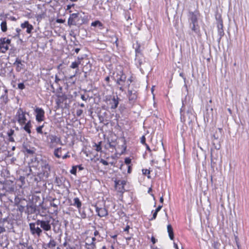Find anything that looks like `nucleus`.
Wrapping results in <instances>:
<instances>
[{"label": "nucleus", "instance_id": "bf43d9fd", "mask_svg": "<svg viewBox=\"0 0 249 249\" xmlns=\"http://www.w3.org/2000/svg\"><path fill=\"white\" fill-rule=\"evenodd\" d=\"M70 157V155H69V152H68L65 155H64L63 156H62V159H66L68 158H69Z\"/></svg>", "mask_w": 249, "mask_h": 249}, {"label": "nucleus", "instance_id": "338daca9", "mask_svg": "<svg viewBox=\"0 0 249 249\" xmlns=\"http://www.w3.org/2000/svg\"><path fill=\"white\" fill-rule=\"evenodd\" d=\"M86 249H95L96 247H93L91 245L85 246Z\"/></svg>", "mask_w": 249, "mask_h": 249}, {"label": "nucleus", "instance_id": "0e129e2a", "mask_svg": "<svg viewBox=\"0 0 249 249\" xmlns=\"http://www.w3.org/2000/svg\"><path fill=\"white\" fill-rule=\"evenodd\" d=\"M213 137L214 138V140L217 141L218 139V136L217 134V132L215 134L213 135Z\"/></svg>", "mask_w": 249, "mask_h": 249}, {"label": "nucleus", "instance_id": "c756f323", "mask_svg": "<svg viewBox=\"0 0 249 249\" xmlns=\"http://www.w3.org/2000/svg\"><path fill=\"white\" fill-rule=\"evenodd\" d=\"M4 94L1 96L0 99H3V102L6 104L8 101V90L7 89H5L4 90Z\"/></svg>", "mask_w": 249, "mask_h": 249}, {"label": "nucleus", "instance_id": "e433bc0d", "mask_svg": "<svg viewBox=\"0 0 249 249\" xmlns=\"http://www.w3.org/2000/svg\"><path fill=\"white\" fill-rule=\"evenodd\" d=\"M20 31H21V29H20L19 28H17L16 29L17 33L13 36V37L19 38Z\"/></svg>", "mask_w": 249, "mask_h": 249}, {"label": "nucleus", "instance_id": "bb28decb", "mask_svg": "<svg viewBox=\"0 0 249 249\" xmlns=\"http://www.w3.org/2000/svg\"><path fill=\"white\" fill-rule=\"evenodd\" d=\"M62 148L61 147H58L54 149L53 152L54 155L57 158H60L61 157Z\"/></svg>", "mask_w": 249, "mask_h": 249}, {"label": "nucleus", "instance_id": "58836bf2", "mask_svg": "<svg viewBox=\"0 0 249 249\" xmlns=\"http://www.w3.org/2000/svg\"><path fill=\"white\" fill-rule=\"evenodd\" d=\"M44 127V125H42L37 127L36 129V132L39 134H42V128Z\"/></svg>", "mask_w": 249, "mask_h": 249}, {"label": "nucleus", "instance_id": "b1692460", "mask_svg": "<svg viewBox=\"0 0 249 249\" xmlns=\"http://www.w3.org/2000/svg\"><path fill=\"white\" fill-rule=\"evenodd\" d=\"M167 231L168 232V235L169 236V238L171 240H173L174 238V234L173 232V229L172 228V227L171 225L169 224L167 225Z\"/></svg>", "mask_w": 249, "mask_h": 249}, {"label": "nucleus", "instance_id": "f3484780", "mask_svg": "<svg viewBox=\"0 0 249 249\" xmlns=\"http://www.w3.org/2000/svg\"><path fill=\"white\" fill-rule=\"evenodd\" d=\"M23 151L29 155H32L35 153L36 149L34 147L30 148L27 144L24 143L22 145Z\"/></svg>", "mask_w": 249, "mask_h": 249}, {"label": "nucleus", "instance_id": "052dcab7", "mask_svg": "<svg viewBox=\"0 0 249 249\" xmlns=\"http://www.w3.org/2000/svg\"><path fill=\"white\" fill-rule=\"evenodd\" d=\"M5 231V229L4 227L0 225V234Z\"/></svg>", "mask_w": 249, "mask_h": 249}, {"label": "nucleus", "instance_id": "4be33fe9", "mask_svg": "<svg viewBox=\"0 0 249 249\" xmlns=\"http://www.w3.org/2000/svg\"><path fill=\"white\" fill-rule=\"evenodd\" d=\"M60 202L56 199L53 198V201L51 202V206L54 207L55 210H54V213H58V206Z\"/></svg>", "mask_w": 249, "mask_h": 249}, {"label": "nucleus", "instance_id": "4c0bfd02", "mask_svg": "<svg viewBox=\"0 0 249 249\" xmlns=\"http://www.w3.org/2000/svg\"><path fill=\"white\" fill-rule=\"evenodd\" d=\"M77 172V166H73L72 169L70 171V173L73 175H76Z\"/></svg>", "mask_w": 249, "mask_h": 249}, {"label": "nucleus", "instance_id": "a19ab883", "mask_svg": "<svg viewBox=\"0 0 249 249\" xmlns=\"http://www.w3.org/2000/svg\"><path fill=\"white\" fill-rule=\"evenodd\" d=\"M5 222H8L9 223V221L7 218H1L0 219V224H1V226H4V223Z\"/></svg>", "mask_w": 249, "mask_h": 249}, {"label": "nucleus", "instance_id": "4d7b16f0", "mask_svg": "<svg viewBox=\"0 0 249 249\" xmlns=\"http://www.w3.org/2000/svg\"><path fill=\"white\" fill-rule=\"evenodd\" d=\"M74 5V4H71V5H68L67 6V9H66V10H69V12H70V13H71V10H70V9H71V8L72 6H73Z\"/></svg>", "mask_w": 249, "mask_h": 249}, {"label": "nucleus", "instance_id": "69168bd1", "mask_svg": "<svg viewBox=\"0 0 249 249\" xmlns=\"http://www.w3.org/2000/svg\"><path fill=\"white\" fill-rule=\"evenodd\" d=\"M162 205H159V206L157 208V209H156V210H155V211H156L157 212H158H158H159L161 210V209L162 208Z\"/></svg>", "mask_w": 249, "mask_h": 249}, {"label": "nucleus", "instance_id": "7c9ffc66", "mask_svg": "<svg viewBox=\"0 0 249 249\" xmlns=\"http://www.w3.org/2000/svg\"><path fill=\"white\" fill-rule=\"evenodd\" d=\"M0 28L3 32H5L7 30V22L6 20L2 21L0 24Z\"/></svg>", "mask_w": 249, "mask_h": 249}, {"label": "nucleus", "instance_id": "f03ea898", "mask_svg": "<svg viewBox=\"0 0 249 249\" xmlns=\"http://www.w3.org/2000/svg\"><path fill=\"white\" fill-rule=\"evenodd\" d=\"M54 221L53 218L50 216L46 217L44 219L36 220V225H40V228L45 231H49L51 230V225Z\"/></svg>", "mask_w": 249, "mask_h": 249}, {"label": "nucleus", "instance_id": "49530a36", "mask_svg": "<svg viewBox=\"0 0 249 249\" xmlns=\"http://www.w3.org/2000/svg\"><path fill=\"white\" fill-rule=\"evenodd\" d=\"M146 139L144 136H142L141 138V142L143 144H146Z\"/></svg>", "mask_w": 249, "mask_h": 249}, {"label": "nucleus", "instance_id": "864d4df0", "mask_svg": "<svg viewBox=\"0 0 249 249\" xmlns=\"http://www.w3.org/2000/svg\"><path fill=\"white\" fill-rule=\"evenodd\" d=\"M157 214H158V212H157L156 211H155V212L153 213V216L150 219V220H153L154 219H156V217H157Z\"/></svg>", "mask_w": 249, "mask_h": 249}, {"label": "nucleus", "instance_id": "72a5a7b5", "mask_svg": "<svg viewBox=\"0 0 249 249\" xmlns=\"http://www.w3.org/2000/svg\"><path fill=\"white\" fill-rule=\"evenodd\" d=\"M115 185L117 186V185H122L123 186H124V185H125L126 184V181L125 180H116L115 181Z\"/></svg>", "mask_w": 249, "mask_h": 249}, {"label": "nucleus", "instance_id": "4468645a", "mask_svg": "<svg viewBox=\"0 0 249 249\" xmlns=\"http://www.w3.org/2000/svg\"><path fill=\"white\" fill-rule=\"evenodd\" d=\"M96 212L99 216L102 217L106 216L108 214L107 210L105 208H99L97 206H95Z\"/></svg>", "mask_w": 249, "mask_h": 249}, {"label": "nucleus", "instance_id": "cd10ccee", "mask_svg": "<svg viewBox=\"0 0 249 249\" xmlns=\"http://www.w3.org/2000/svg\"><path fill=\"white\" fill-rule=\"evenodd\" d=\"M25 125L23 127V129L25 131H26L28 134H30L31 133V127L32 126L31 123L30 121H29L27 123H25Z\"/></svg>", "mask_w": 249, "mask_h": 249}, {"label": "nucleus", "instance_id": "680f3d73", "mask_svg": "<svg viewBox=\"0 0 249 249\" xmlns=\"http://www.w3.org/2000/svg\"><path fill=\"white\" fill-rule=\"evenodd\" d=\"M65 22V20L62 19L61 18H58L56 20V22L60 23H63Z\"/></svg>", "mask_w": 249, "mask_h": 249}, {"label": "nucleus", "instance_id": "0eeeda50", "mask_svg": "<svg viewBox=\"0 0 249 249\" xmlns=\"http://www.w3.org/2000/svg\"><path fill=\"white\" fill-rule=\"evenodd\" d=\"M36 221L35 223L29 224L31 233L32 235H37L38 236H40L42 232V230L38 227H36Z\"/></svg>", "mask_w": 249, "mask_h": 249}, {"label": "nucleus", "instance_id": "412c9836", "mask_svg": "<svg viewBox=\"0 0 249 249\" xmlns=\"http://www.w3.org/2000/svg\"><path fill=\"white\" fill-rule=\"evenodd\" d=\"M50 139L51 140V143H60L61 144H62L61 142V141L59 138H58L55 135H50Z\"/></svg>", "mask_w": 249, "mask_h": 249}, {"label": "nucleus", "instance_id": "2f4dec72", "mask_svg": "<svg viewBox=\"0 0 249 249\" xmlns=\"http://www.w3.org/2000/svg\"><path fill=\"white\" fill-rule=\"evenodd\" d=\"M86 240H87V242H86L85 243V246H90L91 245V246L93 247H96V244L95 242H94L93 241H91L90 240V238L89 237H87L86 238Z\"/></svg>", "mask_w": 249, "mask_h": 249}, {"label": "nucleus", "instance_id": "423d86ee", "mask_svg": "<svg viewBox=\"0 0 249 249\" xmlns=\"http://www.w3.org/2000/svg\"><path fill=\"white\" fill-rule=\"evenodd\" d=\"M128 103L131 106H133L136 102L138 98L137 91L135 89L128 90Z\"/></svg>", "mask_w": 249, "mask_h": 249}, {"label": "nucleus", "instance_id": "6e6552de", "mask_svg": "<svg viewBox=\"0 0 249 249\" xmlns=\"http://www.w3.org/2000/svg\"><path fill=\"white\" fill-rule=\"evenodd\" d=\"M36 119L37 122H41L45 119V111L42 108L37 107L35 109Z\"/></svg>", "mask_w": 249, "mask_h": 249}, {"label": "nucleus", "instance_id": "f257e3e1", "mask_svg": "<svg viewBox=\"0 0 249 249\" xmlns=\"http://www.w3.org/2000/svg\"><path fill=\"white\" fill-rule=\"evenodd\" d=\"M182 102V106L180 111L181 121L183 123L186 122L190 124L195 118V116L193 113V109L189 107L186 111V101L183 100Z\"/></svg>", "mask_w": 249, "mask_h": 249}, {"label": "nucleus", "instance_id": "20e7f679", "mask_svg": "<svg viewBox=\"0 0 249 249\" xmlns=\"http://www.w3.org/2000/svg\"><path fill=\"white\" fill-rule=\"evenodd\" d=\"M38 163L41 167L43 177L46 178H48L51 173V166L48 161L46 160L42 159L38 161Z\"/></svg>", "mask_w": 249, "mask_h": 249}, {"label": "nucleus", "instance_id": "473e14b6", "mask_svg": "<svg viewBox=\"0 0 249 249\" xmlns=\"http://www.w3.org/2000/svg\"><path fill=\"white\" fill-rule=\"evenodd\" d=\"M80 64V61H74L73 62L71 65L70 66V67L72 69H76L78 68V66L79 64Z\"/></svg>", "mask_w": 249, "mask_h": 249}, {"label": "nucleus", "instance_id": "aec40b11", "mask_svg": "<svg viewBox=\"0 0 249 249\" xmlns=\"http://www.w3.org/2000/svg\"><path fill=\"white\" fill-rule=\"evenodd\" d=\"M133 47L135 48L136 52V56L137 57L139 55L142 54L141 46L140 43L137 42L136 45H133Z\"/></svg>", "mask_w": 249, "mask_h": 249}, {"label": "nucleus", "instance_id": "6e6d98bb", "mask_svg": "<svg viewBox=\"0 0 249 249\" xmlns=\"http://www.w3.org/2000/svg\"><path fill=\"white\" fill-rule=\"evenodd\" d=\"M23 246L24 247L26 248V249H34L33 247L31 245L28 246V244H24Z\"/></svg>", "mask_w": 249, "mask_h": 249}, {"label": "nucleus", "instance_id": "f8f14e48", "mask_svg": "<svg viewBox=\"0 0 249 249\" xmlns=\"http://www.w3.org/2000/svg\"><path fill=\"white\" fill-rule=\"evenodd\" d=\"M198 15L199 13L197 11L195 12L190 11L188 14V19L189 21V24L197 23Z\"/></svg>", "mask_w": 249, "mask_h": 249}, {"label": "nucleus", "instance_id": "7ed1b4c3", "mask_svg": "<svg viewBox=\"0 0 249 249\" xmlns=\"http://www.w3.org/2000/svg\"><path fill=\"white\" fill-rule=\"evenodd\" d=\"M28 202L24 198L16 197L14 199V205L17 207V210L22 214L25 212Z\"/></svg>", "mask_w": 249, "mask_h": 249}, {"label": "nucleus", "instance_id": "79ce46f5", "mask_svg": "<svg viewBox=\"0 0 249 249\" xmlns=\"http://www.w3.org/2000/svg\"><path fill=\"white\" fill-rule=\"evenodd\" d=\"M18 89H21V90L25 88V86L23 83H20L18 84Z\"/></svg>", "mask_w": 249, "mask_h": 249}, {"label": "nucleus", "instance_id": "f704fd0d", "mask_svg": "<svg viewBox=\"0 0 249 249\" xmlns=\"http://www.w3.org/2000/svg\"><path fill=\"white\" fill-rule=\"evenodd\" d=\"M221 246V244L218 242H213L212 244V247L213 249H220V247Z\"/></svg>", "mask_w": 249, "mask_h": 249}, {"label": "nucleus", "instance_id": "13d9d810", "mask_svg": "<svg viewBox=\"0 0 249 249\" xmlns=\"http://www.w3.org/2000/svg\"><path fill=\"white\" fill-rule=\"evenodd\" d=\"M215 162L214 161L213 159L212 158H211V167L212 168H214L215 166Z\"/></svg>", "mask_w": 249, "mask_h": 249}, {"label": "nucleus", "instance_id": "c9c22d12", "mask_svg": "<svg viewBox=\"0 0 249 249\" xmlns=\"http://www.w3.org/2000/svg\"><path fill=\"white\" fill-rule=\"evenodd\" d=\"M101 142H100L98 144L95 143V146L96 147V150L98 152L101 151L102 147H101Z\"/></svg>", "mask_w": 249, "mask_h": 249}, {"label": "nucleus", "instance_id": "6ab92c4d", "mask_svg": "<svg viewBox=\"0 0 249 249\" xmlns=\"http://www.w3.org/2000/svg\"><path fill=\"white\" fill-rule=\"evenodd\" d=\"M36 211V206L34 205H29L28 203L27 204V206L26 207V209L25 210V213H27L28 215L35 213Z\"/></svg>", "mask_w": 249, "mask_h": 249}, {"label": "nucleus", "instance_id": "2eb2a0df", "mask_svg": "<svg viewBox=\"0 0 249 249\" xmlns=\"http://www.w3.org/2000/svg\"><path fill=\"white\" fill-rule=\"evenodd\" d=\"M22 29L26 28V32L28 34H31L32 30L34 29V27L32 25L30 24L28 21H25L20 25Z\"/></svg>", "mask_w": 249, "mask_h": 249}, {"label": "nucleus", "instance_id": "a211bd4d", "mask_svg": "<svg viewBox=\"0 0 249 249\" xmlns=\"http://www.w3.org/2000/svg\"><path fill=\"white\" fill-rule=\"evenodd\" d=\"M189 26L192 31L196 34L198 35L200 33V27L198 22L196 23H190Z\"/></svg>", "mask_w": 249, "mask_h": 249}, {"label": "nucleus", "instance_id": "5fc2aeb1", "mask_svg": "<svg viewBox=\"0 0 249 249\" xmlns=\"http://www.w3.org/2000/svg\"><path fill=\"white\" fill-rule=\"evenodd\" d=\"M100 162L105 165H107L108 164V162L103 159H101Z\"/></svg>", "mask_w": 249, "mask_h": 249}, {"label": "nucleus", "instance_id": "a18cd8bd", "mask_svg": "<svg viewBox=\"0 0 249 249\" xmlns=\"http://www.w3.org/2000/svg\"><path fill=\"white\" fill-rule=\"evenodd\" d=\"M131 162V160L129 158H126L124 160V162L127 165H129Z\"/></svg>", "mask_w": 249, "mask_h": 249}, {"label": "nucleus", "instance_id": "9d476101", "mask_svg": "<svg viewBox=\"0 0 249 249\" xmlns=\"http://www.w3.org/2000/svg\"><path fill=\"white\" fill-rule=\"evenodd\" d=\"M79 13H73L70 15L68 20V24L69 26L77 25V23L79 21Z\"/></svg>", "mask_w": 249, "mask_h": 249}, {"label": "nucleus", "instance_id": "c03bdc74", "mask_svg": "<svg viewBox=\"0 0 249 249\" xmlns=\"http://www.w3.org/2000/svg\"><path fill=\"white\" fill-rule=\"evenodd\" d=\"M108 144H109V147L115 148V147L116 146V144L114 142H109V140H108Z\"/></svg>", "mask_w": 249, "mask_h": 249}, {"label": "nucleus", "instance_id": "9b49d317", "mask_svg": "<svg viewBox=\"0 0 249 249\" xmlns=\"http://www.w3.org/2000/svg\"><path fill=\"white\" fill-rule=\"evenodd\" d=\"M126 75L122 73L120 77L117 78L116 80V84L118 86H120V87H118V88L122 91H124V83L126 81Z\"/></svg>", "mask_w": 249, "mask_h": 249}, {"label": "nucleus", "instance_id": "e2e57ef3", "mask_svg": "<svg viewBox=\"0 0 249 249\" xmlns=\"http://www.w3.org/2000/svg\"><path fill=\"white\" fill-rule=\"evenodd\" d=\"M60 81V79L58 78L57 75H55V82L56 83H58Z\"/></svg>", "mask_w": 249, "mask_h": 249}, {"label": "nucleus", "instance_id": "393cba45", "mask_svg": "<svg viewBox=\"0 0 249 249\" xmlns=\"http://www.w3.org/2000/svg\"><path fill=\"white\" fill-rule=\"evenodd\" d=\"M68 241H71V239L66 237L65 242L62 246L64 247H66V249H75L74 248L72 247L69 244Z\"/></svg>", "mask_w": 249, "mask_h": 249}, {"label": "nucleus", "instance_id": "ddd939ff", "mask_svg": "<svg viewBox=\"0 0 249 249\" xmlns=\"http://www.w3.org/2000/svg\"><path fill=\"white\" fill-rule=\"evenodd\" d=\"M25 112H24L21 108H19L17 112V115L18 117V121L20 124H25L26 118L25 115Z\"/></svg>", "mask_w": 249, "mask_h": 249}, {"label": "nucleus", "instance_id": "a878e982", "mask_svg": "<svg viewBox=\"0 0 249 249\" xmlns=\"http://www.w3.org/2000/svg\"><path fill=\"white\" fill-rule=\"evenodd\" d=\"M73 205L76 207L78 209H80L81 208L82 203L80 199L78 197H75L73 199Z\"/></svg>", "mask_w": 249, "mask_h": 249}, {"label": "nucleus", "instance_id": "ea45409f", "mask_svg": "<svg viewBox=\"0 0 249 249\" xmlns=\"http://www.w3.org/2000/svg\"><path fill=\"white\" fill-rule=\"evenodd\" d=\"M98 25L99 26H102V24L99 21H98V20L95 21L94 22H93L91 23V26H94V27L97 26Z\"/></svg>", "mask_w": 249, "mask_h": 249}, {"label": "nucleus", "instance_id": "3c124183", "mask_svg": "<svg viewBox=\"0 0 249 249\" xmlns=\"http://www.w3.org/2000/svg\"><path fill=\"white\" fill-rule=\"evenodd\" d=\"M81 98L82 99V100L87 101V100L89 98V96L88 95L85 96V95H81Z\"/></svg>", "mask_w": 249, "mask_h": 249}, {"label": "nucleus", "instance_id": "774afa93", "mask_svg": "<svg viewBox=\"0 0 249 249\" xmlns=\"http://www.w3.org/2000/svg\"><path fill=\"white\" fill-rule=\"evenodd\" d=\"M157 241V240L155 239V237L153 236L151 238V242L153 243V244H155Z\"/></svg>", "mask_w": 249, "mask_h": 249}, {"label": "nucleus", "instance_id": "c85d7f7f", "mask_svg": "<svg viewBox=\"0 0 249 249\" xmlns=\"http://www.w3.org/2000/svg\"><path fill=\"white\" fill-rule=\"evenodd\" d=\"M51 238L50 242L46 245V247L50 249H52L56 246V242L53 239L51 236Z\"/></svg>", "mask_w": 249, "mask_h": 249}, {"label": "nucleus", "instance_id": "603ef678", "mask_svg": "<svg viewBox=\"0 0 249 249\" xmlns=\"http://www.w3.org/2000/svg\"><path fill=\"white\" fill-rule=\"evenodd\" d=\"M179 75L183 78L184 81L185 83L184 86L186 88V89H187V85L186 84V78L185 77H184V75L182 72L180 73Z\"/></svg>", "mask_w": 249, "mask_h": 249}, {"label": "nucleus", "instance_id": "09e8293b", "mask_svg": "<svg viewBox=\"0 0 249 249\" xmlns=\"http://www.w3.org/2000/svg\"><path fill=\"white\" fill-rule=\"evenodd\" d=\"M142 173L143 175H146L150 174V171L148 169H142Z\"/></svg>", "mask_w": 249, "mask_h": 249}, {"label": "nucleus", "instance_id": "1a4fd4ad", "mask_svg": "<svg viewBox=\"0 0 249 249\" xmlns=\"http://www.w3.org/2000/svg\"><path fill=\"white\" fill-rule=\"evenodd\" d=\"M24 61L22 60L21 59L17 57L16 59L15 62L13 63V65L16 66V71L17 72H20L25 69Z\"/></svg>", "mask_w": 249, "mask_h": 249}, {"label": "nucleus", "instance_id": "39448f33", "mask_svg": "<svg viewBox=\"0 0 249 249\" xmlns=\"http://www.w3.org/2000/svg\"><path fill=\"white\" fill-rule=\"evenodd\" d=\"M217 21V27L218 29V34L219 36L218 38V42H220L221 38L224 35V30L223 29V21L221 15H216L215 17Z\"/></svg>", "mask_w": 249, "mask_h": 249}, {"label": "nucleus", "instance_id": "37998d69", "mask_svg": "<svg viewBox=\"0 0 249 249\" xmlns=\"http://www.w3.org/2000/svg\"><path fill=\"white\" fill-rule=\"evenodd\" d=\"M83 111L82 109H78L76 111V115L78 117H80L81 116V115L83 114Z\"/></svg>", "mask_w": 249, "mask_h": 249}, {"label": "nucleus", "instance_id": "de8ad7c7", "mask_svg": "<svg viewBox=\"0 0 249 249\" xmlns=\"http://www.w3.org/2000/svg\"><path fill=\"white\" fill-rule=\"evenodd\" d=\"M14 130L11 129L8 132H7V135L8 136H12L14 134Z\"/></svg>", "mask_w": 249, "mask_h": 249}, {"label": "nucleus", "instance_id": "dca6fc26", "mask_svg": "<svg viewBox=\"0 0 249 249\" xmlns=\"http://www.w3.org/2000/svg\"><path fill=\"white\" fill-rule=\"evenodd\" d=\"M119 98L116 96V98L115 96L109 100V105L110 106V108L112 109H116L119 104Z\"/></svg>", "mask_w": 249, "mask_h": 249}, {"label": "nucleus", "instance_id": "8fccbe9b", "mask_svg": "<svg viewBox=\"0 0 249 249\" xmlns=\"http://www.w3.org/2000/svg\"><path fill=\"white\" fill-rule=\"evenodd\" d=\"M3 38H4V42L5 43H6V44L8 45V46H9V45L11 43V39H7L6 37H3Z\"/></svg>", "mask_w": 249, "mask_h": 249}, {"label": "nucleus", "instance_id": "5701e85b", "mask_svg": "<svg viewBox=\"0 0 249 249\" xmlns=\"http://www.w3.org/2000/svg\"><path fill=\"white\" fill-rule=\"evenodd\" d=\"M2 44L0 47V51L2 53H5L9 49V46L4 42V38H2Z\"/></svg>", "mask_w": 249, "mask_h": 249}]
</instances>
